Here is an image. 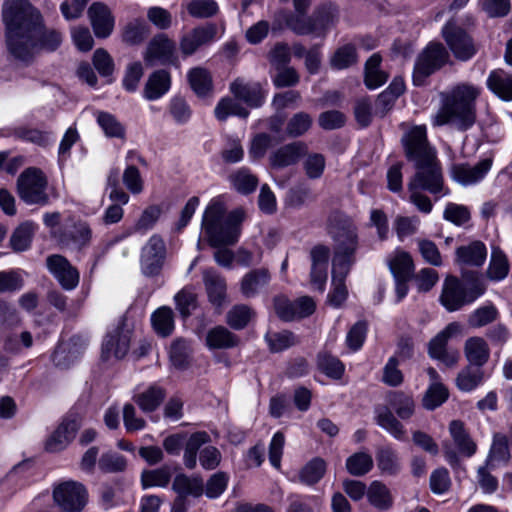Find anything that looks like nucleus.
Instances as JSON below:
<instances>
[{
  "label": "nucleus",
  "mask_w": 512,
  "mask_h": 512,
  "mask_svg": "<svg viewBox=\"0 0 512 512\" xmlns=\"http://www.w3.org/2000/svg\"><path fill=\"white\" fill-rule=\"evenodd\" d=\"M487 249L483 242L473 241L456 249V262L468 266L479 267L486 260Z\"/></svg>",
  "instance_id": "obj_28"
},
{
  "label": "nucleus",
  "mask_w": 512,
  "mask_h": 512,
  "mask_svg": "<svg viewBox=\"0 0 512 512\" xmlns=\"http://www.w3.org/2000/svg\"><path fill=\"white\" fill-rule=\"evenodd\" d=\"M217 28L214 24H206L190 30L180 40V51L187 57L194 54L199 48L214 41Z\"/></svg>",
  "instance_id": "obj_18"
},
{
  "label": "nucleus",
  "mask_w": 512,
  "mask_h": 512,
  "mask_svg": "<svg viewBox=\"0 0 512 512\" xmlns=\"http://www.w3.org/2000/svg\"><path fill=\"white\" fill-rule=\"evenodd\" d=\"M34 232V225L31 222L21 224L13 232L10 238V244L14 251H24L31 243Z\"/></svg>",
  "instance_id": "obj_61"
},
{
  "label": "nucleus",
  "mask_w": 512,
  "mask_h": 512,
  "mask_svg": "<svg viewBox=\"0 0 512 512\" xmlns=\"http://www.w3.org/2000/svg\"><path fill=\"white\" fill-rule=\"evenodd\" d=\"M388 404L389 406H379L375 409V421L396 440L404 441L406 430L393 412L400 419L407 420L415 412V401L411 395L403 391H394L388 395Z\"/></svg>",
  "instance_id": "obj_5"
},
{
  "label": "nucleus",
  "mask_w": 512,
  "mask_h": 512,
  "mask_svg": "<svg viewBox=\"0 0 512 512\" xmlns=\"http://www.w3.org/2000/svg\"><path fill=\"white\" fill-rule=\"evenodd\" d=\"M88 16L96 37L107 38L112 33L114 18L105 4L93 3L88 9Z\"/></svg>",
  "instance_id": "obj_23"
},
{
  "label": "nucleus",
  "mask_w": 512,
  "mask_h": 512,
  "mask_svg": "<svg viewBox=\"0 0 512 512\" xmlns=\"http://www.w3.org/2000/svg\"><path fill=\"white\" fill-rule=\"evenodd\" d=\"M483 378L484 372L481 368L468 365L459 372L456 385L461 391L470 392L482 383Z\"/></svg>",
  "instance_id": "obj_47"
},
{
  "label": "nucleus",
  "mask_w": 512,
  "mask_h": 512,
  "mask_svg": "<svg viewBox=\"0 0 512 512\" xmlns=\"http://www.w3.org/2000/svg\"><path fill=\"white\" fill-rule=\"evenodd\" d=\"M270 280V274L267 269H255L247 273L241 281V292L247 297L255 296Z\"/></svg>",
  "instance_id": "obj_34"
},
{
  "label": "nucleus",
  "mask_w": 512,
  "mask_h": 512,
  "mask_svg": "<svg viewBox=\"0 0 512 512\" xmlns=\"http://www.w3.org/2000/svg\"><path fill=\"white\" fill-rule=\"evenodd\" d=\"M492 167V159L486 158L476 165L455 164L451 168V176L458 183L468 186L481 181Z\"/></svg>",
  "instance_id": "obj_19"
},
{
  "label": "nucleus",
  "mask_w": 512,
  "mask_h": 512,
  "mask_svg": "<svg viewBox=\"0 0 512 512\" xmlns=\"http://www.w3.org/2000/svg\"><path fill=\"white\" fill-rule=\"evenodd\" d=\"M326 472V462L315 457L311 459L299 472V480L306 485L319 482Z\"/></svg>",
  "instance_id": "obj_50"
},
{
  "label": "nucleus",
  "mask_w": 512,
  "mask_h": 512,
  "mask_svg": "<svg viewBox=\"0 0 512 512\" xmlns=\"http://www.w3.org/2000/svg\"><path fill=\"white\" fill-rule=\"evenodd\" d=\"M338 19L337 9L332 5H322L312 14L314 35L325 36L328 29L335 25Z\"/></svg>",
  "instance_id": "obj_31"
},
{
  "label": "nucleus",
  "mask_w": 512,
  "mask_h": 512,
  "mask_svg": "<svg viewBox=\"0 0 512 512\" xmlns=\"http://www.w3.org/2000/svg\"><path fill=\"white\" fill-rule=\"evenodd\" d=\"M171 85L170 74L166 70H157L152 73L144 87V97L147 100H156L168 92Z\"/></svg>",
  "instance_id": "obj_29"
},
{
  "label": "nucleus",
  "mask_w": 512,
  "mask_h": 512,
  "mask_svg": "<svg viewBox=\"0 0 512 512\" xmlns=\"http://www.w3.org/2000/svg\"><path fill=\"white\" fill-rule=\"evenodd\" d=\"M464 352L472 366L481 368L490 356V350L486 341L481 337H471L465 342Z\"/></svg>",
  "instance_id": "obj_30"
},
{
  "label": "nucleus",
  "mask_w": 512,
  "mask_h": 512,
  "mask_svg": "<svg viewBox=\"0 0 512 512\" xmlns=\"http://www.w3.org/2000/svg\"><path fill=\"white\" fill-rule=\"evenodd\" d=\"M233 188L244 195L254 192L259 180L248 168H240L229 176Z\"/></svg>",
  "instance_id": "obj_43"
},
{
  "label": "nucleus",
  "mask_w": 512,
  "mask_h": 512,
  "mask_svg": "<svg viewBox=\"0 0 512 512\" xmlns=\"http://www.w3.org/2000/svg\"><path fill=\"white\" fill-rule=\"evenodd\" d=\"M449 59V53L441 43H430L417 57L413 71L415 85H423L425 79L439 70Z\"/></svg>",
  "instance_id": "obj_9"
},
{
  "label": "nucleus",
  "mask_w": 512,
  "mask_h": 512,
  "mask_svg": "<svg viewBox=\"0 0 512 512\" xmlns=\"http://www.w3.org/2000/svg\"><path fill=\"white\" fill-rule=\"evenodd\" d=\"M307 145L303 142H293L280 147L269 157L270 165L273 168L281 169L294 165L299 159L307 154Z\"/></svg>",
  "instance_id": "obj_24"
},
{
  "label": "nucleus",
  "mask_w": 512,
  "mask_h": 512,
  "mask_svg": "<svg viewBox=\"0 0 512 512\" xmlns=\"http://www.w3.org/2000/svg\"><path fill=\"white\" fill-rule=\"evenodd\" d=\"M367 499L373 507L380 511L389 510L393 504V498L389 489L385 484L377 480L373 481L368 487Z\"/></svg>",
  "instance_id": "obj_39"
},
{
  "label": "nucleus",
  "mask_w": 512,
  "mask_h": 512,
  "mask_svg": "<svg viewBox=\"0 0 512 512\" xmlns=\"http://www.w3.org/2000/svg\"><path fill=\"white\" fill-rule=\"evenodd\" d=\"M230 90L236 98L250 106L258 107L263 102V93L259 83L245 82L238 78L231 83Z\"/></svg>",
  "instance_id": "obj_27"
},
{
  "label": "nucleus",
  "mask_w": 512,
  "mask_h": 512,
  "mask_svg": "<svg viewBox=\"0 0 512 512\" xmlns=\"http://www.w3.org/2000/svg\"><path fill=\"white\" fill-rule=\"evenodd\" d=\"M53 499L62 512H81L87 503V492L82 484L67 481L54 488Z\"/></svg>",
  "instance_id": "obj_12"
},
{
  "label": "nucleus",
  "mask_w": 512,
  "mask_h": 512,
  "mask_svg": "<svg viewBox=\"0 0 512 512\" xmlns=\"http://www.w3.org/2000/svg\"><path fill=\"white\" fill-rule=\"evenodd\" d=\"M210 441V436L205 431L193 433L186 442L184 451V464L187 468L193 469L197 464V452L200 447Z\"/></svg>",
  "instance_id": "obj_44"
},
{
  "label": "nucleus",
  "mask_w": 512,
  "mask_h": 512,
  "mask_svg": "<svg viewBox=\"0 0 512 512\" xmlns=\"http://www.w3.org/2000/svg\"><path fill=\"white\" fill-rule=\"evenodd\" d=\"M148 35V25L143 20L135 19L124 27L122 39L129 45H137L142 43Z\"/></svg>",
  "instance_id": "obj_53"
},
{
  "label": "nucleus",
  "mask_w": 512,
  "mask_h": 512,
  "mask_svg": "<svg viewBox=\"0 0 512 512\" xmlns=\"http://www.w3.org/2000/svg\"><path fill=\"white\" fill-rule=\"evenodd\" d=\"M265 339L272 352H281L298 343V339L294 333L288 330L269 332L266 334Z\"/></svg>",
  "instance_id": "obj_57"
},
{
  "label": "nucleus",
  "mask_w": 512,
  "mask_h": 512,
  "mask_svg": "<svg viewBox=\"0 0 512 512\" xmlns=\"http://www.w3.org/2000/svg\"><path fill=\"white\" fill-rule=\"evenodd\" d=\"M83 347L74 340L60 343L55 349L52 360L60 368H68L82 354Z\"/></svg>",
  "instance_id": "obj_32"
},
{
  "label": "nucleus",
  "mask_w": 512,
  "mask_h": 512,
  "mask_svg": "<svg viewBox=\"0 0 512 512\" xmlns=\"http://www.w3.org/2000/svg\"><path fill=\"white\" fill-rule=\"evenodd\" d=\"M381 61L382 58L378 53L373 54L366 61L364 82L369 89L380 87L388 79V74L380 68Z\"/></svg>",
  "instance_id": "obj_38"
},
{
  "label": "nucleus",
  "mask_w": 512,
  "mask_h": 512,
  "mask_svg": "<svg viewBox=\"0 0 512 512\" xmlns=\"http://www.w3.org/2000/svg\"><path fill=\"white\" fill-rule=\"evenodd\" d=\"M126 466L125 457L116 452L104 453L98 461V467L104 473L122 472L126 469Z\"/></svg>",
  "instance_id": "obj_63"
},
{
  "label": "nucleus",
  "mask_w": 512,
  "mask_h": 512,
  "mask_svg": "<svg viewBox=\"0 0 512 512\" xmlns=\"http://www.w3.org/2000/svg\"><path fill=\"white\" fill-rule=\"evenodd\" d=\"M171 479V470L168 466H162L158 469L145 470L141 474V483L143 488L165 487Z\"/></svg>",
  "instance_id": "obj_58"
},
{
  "label": "nucleus",
  "mask_w": 512,
  "mask_h": 512,
  "mask_svg": "<svg viewBox=\"0 0 512 512\" xmlns=\"http://www.w3.org/2000/svg\"><path fill=\"white\" fill-rule=\"evenodd\" d=\"M317 365L321 372L333 379H340L344 373L343 363L328 352H320Z\"/></svg>",
  "instance_id": "obj_55"
},
{
  "label": "nucleus",
  "mask_w": 512,
  "mask_h": 512,
  "mask_svg": "<svg viewBox=\"0 0 512 512\" xmlns=\"http://www.w3.org/2000/svg\"><path fill=\"white\" fill-rule=\"evenodd\" d=\"M13 135L23 141L31 142L41 147L50 144V133L28 126H20L14 129Z\"/></svg>",
  "instance_id": "obj_59"
},
{
  "label": "nucleus",
  "mask_w": 512,
  "mask_h": 512,
  "mask_svg": "<svg viewBox=\"0 0 512 512\" xmlns=\"http://www.w3.org/2000/svg\"><path fill=\"white\" fill-rule=\"evenodd\" d=\"M509 269L510 266L505 253L498 246H492L487 277L494 281L503 280L508 275Z\"/></svg>",
  "instance_id": "obj_40"
},
{
  "label": "nucleus",
  "mask_w": 512,
  "mask_h": 512,
  "mask_svg": "<svg viewBox=\"0 0 512 512\" xmlns=\"http://www.w3.org/2000/svg\"><path fill=\"white\" fill-rule=\"evenodd\" d=\"M188 13L194 18H211L215 16L219 7L215 0H191L187 4Z\"/></svg>",
  "instance_id": "obj_62"
},
{
  "label": "nucleus",
  "mask_w": 512,
  "mask_h": 512,
  "mask_svg": "<svg viewBox=\"0 0 512 512\" xmlns=\"http://www.w3.org/2000/svg\"><path fill=\"white\" fill-rule=\"evenodd\" d=\"M191 88L198 96H206L212 89V79L209 72L203 68H193L188 73Z\"/></svg>",
  "instance_id": "obj_54"
},
{
  "label": "nucleus",
  "mask_w": 512,
  "mask_h": 512,
  "mask_svg": "<svg viewBox=\"0 0 512 512\" xmlns=\"http://www.w3.org/2000/svg\"><path fill=\"white\" fill-rule=\"evenodd\" d=\"M329 234L334 241L332 268L351 270L359 246L356 226L349 218L335 215L330 219Z\"/></svg>",
  "instance_id": "obj_4"
},
{
  "label": "nucleus",
  "mask_w": 512,
  "mask_h": 512,
  "mask_svg": "<svg viewBox=\"0 0 512 512\" xmlns=\"http://www.w3.org/2000/svg\"><path fill=\"white\" fill-rule=\"evenodd\" d=\"M46 267L63 289L73 290L79 284L80 275L77 268L63 255H49L46 258Z\"/></svg>",
  "instance_id": "obj_16"
},
{
  "label": "nucleus",
  "mask_w": 512,
  "mask_h": 512,
  "mask_svg": "<svg viewBox=\"0 0 512 512\" xmlns=\"http://www.w3.org/2000/svg\"><path fill=\"white\" fill-rule=\"evenodd\" d=\"M96 120L107 137L124 139L125 127L113 114L99 111Z\"/></svg>",
  "instance_id": "obj_49"
},
{
  "label": "nucleus",
  "mask_w": 512,
  "mask_h": 512,
  "mask_svg": "<svg viewBox=\"0 0 512 512\" xmlns=\"http://www.w3.org/2000/svg\"><path fill=\"white\" fill-rule=\"evenodd\" d=\"M449 433L461 455L469 458L476 453L477 444L470 436L462 421H451L449 424Z\"/></svg>",
  "instance_id": "obj_25"
},
{
  "label": "nucleus",
  "mask_w": 512,
  "mask_h": 512,
  "mask_svg": "<svg viewBox=\"0 0 512 512\" xmlns=\"http://www.w3.org/2000/svg\"><path fill=\"white\" fill-rule=\"evenodd\" d=\"M230 115L246 118L248 116V111L235 100L231 98H224L217 104L215 108V116L218 120L224 121Z\"/></svg>",
  "instance_id": "obj_64"
},
{
  "label": "nucleus",
  "mask_w": 512,
  "mask_h": 512,
  "mask_svg": "<svg viewBox=\"0 0 512 512\" xmlns=\"http://www.w3.org/2000/svg\"><path fill=\"white\" fill-rule=\"evenodd\" d=\"M511 454L508 446V438L501 433H495L492 445L486 459L487 466H493V461L509 462Z\"/></svg>",
  "instance_id": "obj_51"
},
{
  "label": "nucleus",
  "mask_w": 512,
  "mask_h": 512,
  "mask_svg": "<svg viewBox=\"0 0 512 512\" xmlns=\"http://www.w3.org/2000/svg\"><path fill=\"white\" fill-rule=\"evenodd\" d=\"M416 173L408 183V190H425L433 195L448 194L444 189L442 169L437 156L414 163Z\"/></svg>",
  "instance_id": "obj_6"
},
{
  "label": "nucleus",
  "mask_w": 512,
  "mask_h": 512,
  "mask_svg": "<svg viewBox=\"0 0 512 512\" xmlns=\"http://www.w3.org/2000/svg\"><path fill=\"white\" fill-rule=\"evenodd\" d=\"M394 279H411L414 263L409 253L398 251L389 261Z\"/></svg>",
  "instance_id": "obj_45"
},
{
  "label": "nucleus",
  "mask_w": 512,
  "mask_h": 512,
  "mask_svg": "<svg viewBox=\"0 0 512 512\" xmlns=\"http://www.w3.org/2000/svg\"><path fill=\"white\" fill-rule=\"evenodd\" d=\"M151 322L158 335L167 337L174 330V313L170 307H160L152 314Z\"/></svg>",
  "instance_id": "obj_46"
},
{
  "label": "nucleus",
  "mask_w": 512,
  "mask_h": 512,
  "mask_svg": "<svg viewBox=\"0 0 512 512\" xmlns=\"http://www.w3.org/2000/svg\"><path fill=\"white\" fill-rule=\"evenodd\" d=\"M485 291L482 283L476 281L470 288L463 287L458 279L447 276L440 296L441 304L449 311H456L473 302Z\"/></svg>",
  "instance_id": "obj_8"
},
{
  "label": "nucleus",
  "mask_w": 512,
  "mask_h": 512,
  "mask_svg": "<svg viewBox=\"0 0 512 512\" xmlns=\"http://www.w3.org/2000/svg\"><path fill=\"white\" fill-rule=\"evenodd\" d=\"M350 270L332 268V291L328 294V302L334 307H339L346 300L348 291L345 279Z\"/></svg>",
  "instance_id": "obj_42"
},
{
  "label": "nucleus",
  "mask_w": 512,
  "mask_h": 512,
  "mask_svg": "<svg viewBox=\"0 0 512 512\" xmlns=\"http://www.w3.org/2000/svg\"><path fill=\"white\" fill-rule=\"evenodd\" d=\"M47 185L44 173L39 168L29 167L17 179V192L27 204L46 205L49 202Z\"/></svg>",
  "instance_id": "obj_7"
},
{
  "label": "nucleus",
  "mask_w": 512,
  "mask_h": 512,
  "mask_svg": "<svg viewBox=\"0 0 512 512\" xmlns=\"http://www.w3.org/2000/svg\"><path fill=\"white\" fill-rule=\"evenodd\" d=\"M357 53L354 45L347 44L338 48L330 59V65L336 70H342L355 64Z\"/></svg>",
  "instance_id": "obj_60"
},
{
  "label": "nucleus",
  "mask_w": 512,
  "mask_h": 512,
  "mask_svg": "<svg viewBox=\"0 0 512 512\" xmlns=\"http://www.w3.org/2000/svg\"><path fill=\"white\" fill-rule=\"evenodd\" d=\"M238 343L239 338L224 326H216L206 335V344L210 349H229Z\"/></svg>",
  "instance_id": "obj_35"
},
{
  "label": "nucleus",
  "mask_w": 512,
  "mask_h": 512,
  "mask_svg": "<svg viewBox=\"0 0 512 512\" xmlns=\"http://www.w3.org/2000/svg\"><path fill=\"white\" fill-rule=\"evenodd\" d=\"M487 85L503 100H512V75L502 70L494 71L489 75Z\"/></svg>",
  "instance_id": "obj_41"
},
{
  "label": "nucleus",
  "mask_w": 512,
  "mask_h": 512,
  "mask_svg": "<svg viewBox=\"0 0 512 512\" xmlns=\"http://www.w3.org/2000/svg\"><path fill=\"white\" fill-rule=\"evenodd\" d=\"M203 281L210 302L219 307L226 298L225 279L214 269L209 268L203 271Z\"/></svg>",
  "instance_id": "obj_26"
},
{
  "label": "nucleus",
  "mask_w": 512,
  "mask_h": 512,
  "mask_svg": "<svg viewBox=\"0 0 512 512\" xmlns=\"http://www.w3.org/2000/svg\"><path fill=\"white\" fill-rule=\"evenodd\" d=\"M442 37L454 57L460 61H467L477 53V46L471 36L453 20L442 28Z\"/></svg>",
  "instance_id": "obj_10"
},
{
  "label": "nucleus",
  "mask_w": 512,
  "mask_h": 512,
  "mask_svg": "<svg viewBox=\"0 0 512 512\" xmlns=\"http://www.w3.org/2000/svg\"><path fill=\"white\" fill-rule=\"evenodd\" d=\"M377 467L384 475L394 476L401 470V463L396 451L390 446H382L376 452Z\"/></svg>",
  "instance_id": "obj_37"
},
{
  "label": "nucleus",
  "mask_w": 512,
  "mask_h": 512,
  "mask_svg": "<svg viewBox=\"0 0 512 512\" xmlns=\"http://www.w3.org/2000/svg\"><path fill=\"white\" fill-rule=\"evenodd\" d=\"M273 306L276 315L286 322L307 317L315 311V303L308 296L291 301L286 296L279 295L273 299Z\"/></svg>",
  "instance_id": "obj_15"
},
{
  "label": "nucleus",
  "mask_w": 512,
  "mask_h": 512,
  "mask_svg": "<svg viewBox=\"0 0 512 512\" xmlns=\"http://www.w3.org/2000/svg\"><path fill=\"white\" fill-rule=\"evenodd\" d=\"M461 332V325L457 322L449 323L444 330L438 333L429 342V355L432 358L439 357L441 353L446 351V344L448 340L453 336Z\"/></svg>",
  "instance_id": "obj_48"
},
{
  "label": "nucleus",
  "mask_w": 512,
  "mask_h": 512,
  "mask_svg": "<svg viewBox=\"0 0 512 512\" xmlns=\"http://www.w3.org/2000/svg\"><path fill=\"white\" fill-rule=\"evenodd\" d=\"M79 428L80 423L76 419L63 420L47 439L46 450L49 452L62 451L73 441Z\"/></svg>",
  "instance_id": "obj_22"
},
{
  "label": "nucleus",
  "mask_w": 512,
  "mask_h": 512,
  "mask_svg": "<svg viewBox=\"0 0 512 512\" xmlns=\"http://www.w3.org/2000/svg\"><path fill=\"white\" fill-rule=\"evenodd\" d=\"M166 392L157 385H152L145 391L133 396V401L145 413L154 412L165 399Z\"/></svg>",
  "instance_id": "obj_33"
},
{
  "label": "nucleus",
  "mask_w": 512,
  "mask_h": 512,
  "mask_svg": "<svg viewBox=\"0 0 512 512\" xmlns=\"http://www.w3.org/2000/svg\"><path fill=\"white\" fill-rule=\"evenodd\" d=\"M6 45L18 61L30 64L41 51H55L62 35L43 26L40 12L27 0H5L2 5Z\"/></svg>",
  "instance_id": "obj_1"
},
{
  "label": "nucleus",
  "mask_w": 512,
  "mask_h": 512,
  "mask_svg": "<svg viewBox=\"0 0 512 512\" xmlns=\"http://www.w3.org/2000/svg\"><path fill=\"white\" fill-rule=\"evenodd\" d=\"M131 331L124 329L122 322L112 332L108 333L102 345V358L109 360L112 357L122 359L130 349Z\"/></svg>",
  "instance_id": "obj_17"
},
{
  "label": "nucleus",
  "mask_w": 512,
  "mask_h": 512,
  "mask_svg": "<svg viewBox=\"0 0 512 512\" xmlns=\"http://www.w3.org/2000/svg\"><path fill=\"white\" fill-rule=\"evenodd\" d=\"M53 236L63 247L81 251L90 245L92 230L86 222L78 221L63 225Z\"/></svg>",
  "instance_id": "obj_13"
},
{
  "label": "nucleus",
  "mask_w": 512,
  "mask_h": 512,
  "mask_svg": "<svg viewBox=\"0 0 512 512\" xmlns=\"http://www.w3.org/2000/svg\"><path fill=\"white\" fill-rule=\"evenodd\" d=\"M172 489L178 494L177 497L183 499L187 496L199 497L204 491V484L201 478L179 474L174 478Z\"/></svg>",
  "instance_id": "obj_36"
},
{
  "label": "nucleus",
  "mask_w": 512,
  "mask_h": 512,
  "mask_svg": "<svg viewBox=\"0 0 512 512\" xmlns=\"http://www.w3.org/2000/svg\"><path fill=\"white\" fill-rule=\"evenodd\" d=\"M166 258V246L159 235H153L143 246L141 252V271L145 276L158 275L164 265Z\"/></svg>",
  "instance_id": "obj_14"
},
{
  "label": "nucleus",
  "mask_w": 512,
  "mask_h": 512,
  "mask_svg": "<svg viewBox=\"0 0 512 512\" xmlns=\"http://www.w3.org/2000/svg\"><path fill=\"white\" fill-rule=\"evenodd\" d=\"M330 249L325 245H316L310 251L311 258V284L320 292L324 291L327 280V267Z\"/></svg>",
  "instance_id": "obj_20"
},
{
  "label": "nucleus",
  "mask_w": 512,
  "mask_h": 512,
  "mask_svg": "<svg viewBox=\"0 0 512 512\" xmlns=\"http://www.w3.org/2000/svg\"><path fill=\"white\" fill-rule=\"evenodd\" d=\"M480 89L469 83H460L440 94L441 105L432 117L435 127L450 124L466 131L476 122V100Z\"/></svg>",
  "instance_id": "obj_2"
},
{
  "label": "nucleus",
  "mask_w": 512,
  "mask_h": 512,
  "mask_svg": "<svg viewBox=\"0 0 512 512\" xmlns=\"http://www.w3.org/2000/svg\"><path fill=\"white\" fill-rule=\"evenodd\" d=\"M402 144L407 159L414 163L436 156L435 149L428 142L424 125L414 126L409 129L402 137Z\"/></svg>",
  "instance_id": "obj_11"
},
{
  "label": "nucleus",
  "mask_w": 512,
  "mask_h": 512,
  "mask_svg": "<svg viewBox=\"0 0 512 512\" xmlns=\"http://www.w3.org/2000/svg\"><path fill=\"white\" fill-rule=\"evenodd\" d=\"M245 219V212L235 209L226 215V208L219 200H212L207 206L202 227L212 247L234 245L241 234V224Z\"/></svg>",
  "instance_id": "obj_3"
},
{
  "label": "nucleus",
  "mask_w": 512,
  "mask_h": 512,
  "mask_svg": "<svg viewBox=\"0 0 512 512\" xmlns=\"http://www.w3.org/2000/svg\"><path fill=\"white\" fill-rule=\"evenodd\" d=\"M255 312L248 305L239 304L233 306L226 315L227 324L235 330H241L245 328Z\"/></svg>",
  "instance_id": "obj_52"
},
{
  "label": "nucleus",
  "mask_w": 512,
  "mask_h": 512,
  "mask_svg": "<svg viewBox=\"0 0 512 512\" xmlns=\"http://www.w3.org/2000/svg\"><path fill=\"white\" fill-rule=\"evenodd\" d=\"M373 467V458L365 452H357L346 460L347 471L353 476H363Z\"/></svg>",
  "instance_id": "obj_56"
},
{
  "label": "nucleus",
  "mask_w": 512,
  "mask_h": 512,
  "mask_svg": "<svg viewBox=\"0 0 512 512\" xmlns=\"http://www.w3.org/2000/svg\"><path fill=\"white\" fill-rule=\"evenodd\" d=\"M174 51L175 43L166 35L160 34L149 42L144 59L150 66H153L155 62L165 64L172 61Z\"/></svg>",
  "instance_id": "obj_21"
}]
</instances>
